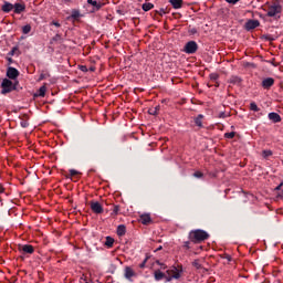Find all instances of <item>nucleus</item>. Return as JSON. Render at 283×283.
I'll return each mask as SVG.
<instances>
[{"instance_id":"42","label":"nucleus","mask_w":283,"mask_h":283,"mask_svg":"<svg viewBox=\"0 0 283 283\" xmlns=\"http://www.w3.org/2000/svg\"><path fill=\"white\" fill-rule=\"evenodd\" d=\"M15 50H17V49H13V50L11 51V54H12V55H14V51H15Z\"/></svg>"},{"instance_id":"17","label":"nucleus","mask_w":283,"mask_h":283,"mask_svg":"<svg viewBox=\"0 0 283 283\" xmlns=\"http://www.w3.org/2000/svg\"><path fill=\"white\" fill-rule=\"evenodd\" d=\"M22 251L23 253H34V247L30 245V244H25V245H22Z\"/></svg>"},{"instance_id":"1","label":"nucleus","mask_w":283,"mask_h":283,"mask_svg":"<svg viewBox=\"0 0 283 283\" xmlns=\"http://www.w3.org/2000/svg\"><path fill=\"white\" fill-rule=\"evenodd\" d=\"M209 239V233L205 230H192L189 233V240L190 242H193L195 244H199V242H205V240Z\"/></svg>"},{"instance_id":"6","label":"nucleus","mask_w":283,"mask_h":283,"mask_svg":"<svg viewBox=\"0 0 283 283\" xmlns=\"http://www.w3.org/2000/svg\"><path fill=\"white\" fill-rule=\"evenodd\" d=\"M2 94H10L14 90V86L12 85V81L4 78L2 81Z\"/></svg>"},{"instance_id":"13","label":"nucleus","mask_w":283,"mask_h":283,"mask_svg":"<svg viewBox=\"0 0 283 283\" xmlns=\"http://www.w3.org/2000/svg\"><path fill=\"white\" fill-rule=\"evenodd\" d=\"M15 14H21V12L25 11V4L15 3L13 6Z\"/></svg>"},{"instance_id":"16","label":"nucleus","mask_w":283,"mask_h":283,"mask_svg":"<svg viewBox=\"0 0 283 283\" xmlns=\"http://www.w3.org/2000/svg\"><path fill=\"white\" fill-rule=\"evenodd\" d=\"M269 119L273 120L274 123H280L282 120V117H280V114L277 113H270Z\"/></svg>"},{"instance_id":"26","label":"nucleus","mask_w":283,"mask_h":283,"mask_svg":"<svg viewBox=\"0 0 283 283\" xmlns=\"http://www.w3.org/2000/svg\"><path fill=\"white\" fill-rule=\"evenodd\" d=\"M114 245V239L107 237L106 238V247H113Z\"/></svg>"},{"instance_id":"25","label":"nucleus","mask_w":283,"mask_h":283,"mask_svg":"<svg viewBox=\"0 0 283 283\" xmlns=\"http://www.w3.org/2000/svg\"><path fill=\"white\" fill-rule=\"evenodd\" d=\"M262 156H263V158H269V156H273V151H271V150H263L262 151Z\"/></svg>"},{"instance_id":"7","label":"nucleus","mask_w":283,"mask_h":283,"mask_svg":"<svg viewBox=\"0 0 283 283\" xmlns=\"http://www.w3.org/2000/svg\"><path fill=\"white\" fill-rule=\"evenodd\" d=\"M90 207L93 213H103V205L98 201H91Z\"/></svg>"},{"instance_id":"27","label":"nucleus","mask_w":283,"mask_h":283,"mask_svg":"<svg viewBox=\"0 0 283 283\" xmlns=\"http://www.w3.org/2000/svg\"><path fill=\"white\" fill-rule=\"evenodd\" d=\"M226 138H235V133L231 132V133H226L224 134Z\"/></svg>"},{"instance_id":"23","label":"nucleus","mask_w":283,"mask_h":283,"mask_svg":"<svg viewBox=\"0 0 283 283\" xmlns=\"http://www.w3.org/2000/svg\"><path fill=\"white\" fill-rule=\"evenodd\" d=\"M31 30H32V27L30 24H27L22 28L23 34H30Z\"/></svg>"},{"instance_id":"8","label":"nucleus","mask_w":283,"mask_h":283,"mask_svg":"<svg viewBox=\"0 0 283 283\" xmlns=\"http://www.w3.org/2000/svg\"><path fill=\"white\" fill-rule=\"evenodd\" d=\"M139 222H142V224H151V214L150 213L140 214Z\"/></svg>"},{"instance_id":"38","label":"nucleus","mask_w":283,"mask_h":283,"mask_svg":"<svg viewBox=\"0 0 283 283\" xmlns=\"http://www.w3.org/2000/svg\"><path fill=\"white\" fill-rule=\"evenodd\" d=\"M53 25H55V28H61V24L59 22H52Z\"/></svg>"},{"instance_id":"9","label":"nucleus","mask_w":283,"mask_h":283,"mask_svg":"<svg viewBox=\"0 0 283 283\" xmlns=\"http://www.w3.org/2000/svg\"><path fill=\"white\" fill-rule=\"evenodd\" d=\"M260 27V21L258 20H249L245 23V30H255V28Z\"/></svg>"},{"instance_id":"24","label":"nucleus","mask_w":283,"mask_h":283,"mask_svg":"<svg viewBox=\"0 0 283 283\" xmlns=\"http://www.w3.org/2000/svg\"><path fill=\"white\" fill-rule=\"evenodd\" d=\"M250 109H251L252 112H260V108L258 107V104H255L254 102H252V103L250 104Z\"/></svg>"},{"instance_id":"19","label":"nucleus","mask_w":283,"mask_h":283,"mask_svg":"<svg viewBox=\"0 0 283 283\" xmlns=\"http://www.w3.org/2000/svg\"><path fill=\"white\" fill-rule=\"evenodd\" d=\"M127 233V228L123 224L117 227V235L123 237Z\"/></svg>"},{"instance_id":"21","label":"nucleus","mask_w":283,"mask_h":283,"mask_svg":"<svg viewBox=\"0 0 283 283\" xmlns=\"http://www.w3.org/2000/svg\"><path fill=\"white\" fill-rule=\"evenodd\" d=\"M45 92H48V87H45V85L41 86L38 96L43 98L45 96Z\"/></svg>"},{"instance_id":"20","label":"nucleus","mask_w":283,"mask_h":283,"mask_svg":"<svg viewBox=\"0 0 283 283\" xmlns=\"http://www.w3.org/2000/svg\"><path fill=\"white\" fill-rule=\"evenodd\" d=\"M87 3H90V6H94L97 9L103 8V3L94 1V0H87Z\"/></svg>"},{"instance_id":"43","label":"nucleus","mask_w":283,"mask_h":283,"mask_svg":"<svg viewBox=\"0 0 283 283\" xmlns=\"http://www.w3.org/2000/svg\"><path fill=\"white\" fill-rule=\"evenodd\" d=\"M22 127H25V124H22Z\"/></svg>"},{"instance_id":"30","label":"nucleus","mask_w":283,"mask_h":283,"mask_svg":"<svg viewBox=\"0 0 283 283\" xmlns=\"http://www.w3.org/2000/svg\"><path fill=\"white\" fill-rule=\"evenodd\" d=\"M50 76L49 74H41L40 77H39V81H45V78Z\"/></svg>"},{"instance_id":"28","label":"nucleus","mask_w":283,"mask_h":283,"mask_svg":"<svg viewBox=\"0 0 283 283\" xmlns=\"http://www.w3.org/2000/svg\"><path fill=\"white\" fill-rule=\"evenodd\" d=\"M158 107L157 108H150L149 109V114H151L153 116H156V114H158Z\"/></svg>"},{"instance_id":"39","label":"nucleus","mask_w":283,"mask_h":283,"mask_svg":"<svg viewBox=\"0 0 283 283\" xmlns=\"http://www.w3.org/2000/svg\"><path fill=\"white\" fill-rule=\"evenodd\" d=\"M282 187H283V184H280V185L275 188V190H276V191H280V189H282Z\"/></svg>"},{"instance_id":"5","label":"nucleus","mask_w":283,"mask_h":283,"mask_svg":"<svg viewBox=\"0 0 283 283\" xmlns=\"http://www.w3.org/2000/svg\"><path fill=\"white\" fill-rule=\"evenodd\" d=\"M184 52L186 54H196L198 52V43L196 41H190L185 45Z\"/></svg>"},{"instance_id":"37","label":"nucleus","mask_w":283,"mask_h":283,"mask_svg":"<svg viewBox=\"0 0 283 283\" xmlns=\"http://www.w3.org/2000/svg\"><path fill=\"white\" fill-rule=\"evenodd\" d=\"M0 193H6V188L2 185H0Z\"/></svg>"},{"instance_id":"4","label":"nucleus","mask_w":283,"mask_h":283,"mask_svg":"<svg viewBox=\"0 0 283 283\" xmlns=\"http://www.w3.org/2000/svg\"><path fill=\"white\" fill-rule=\"evenodd\" d=\"M157 266H159L157 270H155V280L157 282H160V280H167V272L164 273L163 271H167V266L165 263H160L159 261L156 262Z\"/></svg>"},{"instance_id":"31","label":"nucleus","mask_w":283,"mask_h":283,"mask_svg":"<svg viewBox=\"0 0 283 283\" xmlns=\"http://www.w3.org/2000/svg\"><path fill=\"white\" fill-rule=\"evenodd\" d=\"M193 176H195V178H202V172H200V171H196L195 174H193Z\"/></svg>"},{"instance_id":"40","label":"nucleus","mask_w":283,"mask_h":283,"mask_svg":"<svg viewBox=\"0 0 283 283\" xmlns=\"http://www.w3.org/2000/svg\"><path fill=\"white\" fill-rule=\"evenodd\" d=\"M82 72H87V66H81Z\"/></svg>"},{"instance_id":"36","label":"nucleus","mask_w":283,"mask_h":283,"mask_svg":"<svg viewBox=\"0 0 283 283\" xmlns=\"http://www.w3.org/2000/svg\"><path fill=\"white\" fill-rule=\"evenodd\" d=\"M145 264H147V259L144 260V262L142 264H139V269H145Z\"/></svg>"},{"instance_id":"34","label":"nucleus","mask_w":283,"mask_h":283,"mask_svg":"<svg viewBox=\"0 0 283 283\" xmlns=\"http://www.w3.org/2000/svg\"><path fill=\"white\" fill-rule=\"evenodd\" d=\"M227 3H231L232 6H235V3H238V1L240 0H226Z\"/></svg>"},{"instance_id":"41","label":"nucleus","mask_w":283,"mask_h":283,"mask_svg":"<svg viewBox=\"0 0 283 283\" xmlns=\"http://www.w3.org/2000/svg\"><path fill=\"white\" fill-rule=\"evenodd\" d=\"M64 3H72V0H62Z\"/></svg>"},{"instance_id":"11","label":"nucleus","mask_w":283,"mask_h":283,"mask_svg":"<svg viewBox=\"0 0 283 283\" xmlns=\"http://www.w3.org/2000/svg\"><path fill=\"white\" fill-rule=\"evenodd\" d=\"M7 76L8 78H17V76H19V71L14 67H9L8 71H7Z\"/></svg>"},{"instance_id":"32","label":"nucleus","mask_w":283,"mask_h":283,"mask_svg":"<svg viewBox=\"0 0 283 283\" xmlns=\"http://www.w3.org/2000/svg\"><path fill=\"white\" fill-rule=\"evenodd\" d=\"M210 78H211L212 81H218V74L212 73V74L210 75Z\"/></svg>"},{"instance_id":"10","label":"nucleus","mask_w":283,"mask_h":283,"mask_svg":"<svg viewBox=\"0 0 283 283\" xmlns=\"http://www.w3.org/2000/svg\"><path fill=\"white\" fill-rule=\"evenodd\" d=\"M124 277H126V280H132V277H136V272L130 266H126Z\"/></svg>"},{"instance_id":"12","label":"nucleus","mask_w":283,"mask_h":283,"mask_svg":"<svg viewBox=\"0 0 283 283\" xmlns=\"http://www.w3.org/2000/svg\"><path fill=\"white\" fill-rule=\"evenodd\" d=\"M274 83H275V80H273V77H268L263 80L262 85L265 90H269V87H272Z\"/></svg>"},{"instance_id":"29","label":"nucleus","mask_w":283,"mask_h":283,"mask_svg":"<svg viewBox=\"0 0 283 283\" xmlns=\"http://www.w3.org/2000/svg\"><path fill=\"white\" fill-rule=\"evenodd\" d=\"M193 266H196L197 269H201L202 268V265H200V261L199 260H196V261H193Z\"/></svg>"},{"instance_id":"2","label":"nucleus","mask_w":283,"mask_h":283,"mask_svg":"<svg viewBox=\"0 0 283 283\" xmlns=\"http://www.w3.org/2000/svg\"><path fill=\"white\" fill-rule=\"evenodd\" d=\"M182 275V268L181 265L171 266L166 269V282H171V280H180Z\"/></svg>"},{"instance_id":"33","label":"nucleus","mask_w":283,"mask_h":283,"mask_svg":"<svg viewBox=\"0 0 283 283\" xmlns=\"http://www.w3.org/2000/svg\"><path fill=\"white\" fill-rule=\"evenodd\" d=\"M70 176H78V171L71 169L70 170Z\"/></svg>"},{"instance_id":"18","label":"nucleus","mask_w":283,"mask_h":283,"mask_svg":"<svg viewBox=\"0 0 283 283\" xmlns=\"http://www.w3.org/2000/svg\"><path fill=\"white\" fill-rule=\"evenodd\" d=\"M205 119V115L200 114L195 118V125L197 127H202V120Z\"/></svg>"},{"instance_id":"22","label":"nucleus","mask_w":283,"mask_h":283,"mask_svg":"<svg viewBox=\"0 0 283 283\" xmlns=\"http://www.w3.org/2000/svg\"><path fill=\"white\" fill-rule=\"evenodd\" d=\"M153 8H154V4H151V3H144L143 4V10L145 12H149V10H151Z\"/></svg>"},{"instance_id":"14","label":"nucleus","mask_w":283,"mask_h":283,"mask_svg":"<svg viewBox=\"0 0 283 283\" xmlns=\"http://www.w3.org/2000/svg\"><path fill=\"white\" fill-rule=\"evenodd\" d=\"M169 3L175 10H180V8H182V0H169Z\"/></svg>"},{"instance_id":"3","label":"nucleus","mask_w":283,"mask_h":283,"mask_svg":"<svg viewBox=\"0 0 283 283\" xmlns=\"http://www.w3.org/2000/svg\"><path fill=\"white\" fill-rule=\"evenodd\" d=\"M265 12L268 17H271L272 19H280V15L282 14V4H269L268 8L265 9Z\"/></svg>"},{"instance_id":"35","label":"nucleus","mask_w":283,"mask_h":283,"mask_svg":"<svg viewBox=\"0 0 283 283\" xmlns=\"http://www.w3.org/2000/svg\"><path fill=\"white\" fill-rule=\"evenodd\" d=\"M189 244H190V242H189V241H186V242L184 243V249H190Z\"/></svg>"},{"instance_id":"15","label":"nucleus","mask_w":283,"mask_h":283,"mask_svg":"<svg viewBox=\"0 0 283 283\" xmlns=\"http://www.w3.org/2000/svg\"><path fill=\"white\" fill-rule=\"evenodd\" d=\"M12 10H14V4L10 2H4V4L2 6V12H12Z\"/></svg>"}]
</instances>
